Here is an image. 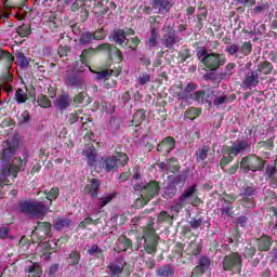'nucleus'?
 Wrapping results in <instances>:
<instances>
[{
    "mask_svg": "<svg viewBox=\"0 0 277 277\" xmlns=\"http://www.w3.org/2000/svg\"><path fill=\"white\" fill-rule=\"evenodd\" d=\"M226 64V58L222 54L211 53L209 54L203 62L206 68L209 70H217L220 66H224Z\"/></svg>",
    "mask_w": 277,
    "mask_h": 277,
    "instance_id": "obj_6",
    "label": "nucleus"
},
{
    "mask_svg": "<svg viewBox=\"0 0 277 277\" xmlns=\"http://www.w3.org/2000/svg\"><path fill=\"white\" fill-rule=\"evenodd\" d=\"M169 170L170 172H179L181 170V167L179 166V160L176 158H171L169 161Z\"/></svg>",
    "mask_w": 277,
    "mask_h": 277,
    "instance_id": "obj_41",
    "label": "nucleus"
},
{
    "mask_svg": "<svg viewBox=\"0 0 277 277\" xmlns=\"http://www.w3.org/2000/svg\"><path fill=\"white\" fill-rule=\"evenodd\" d=\"M95 40H103L105 38V30L101 29L93 34Z\"/></svg>",
    "mask_w": 277,
    "mask_h": 277,
    "instance_id": "obj_64",
    "label": "nucleus"
},
{
    "mask_svg": "<svg viewBox=\"0 0 277 277\" xmlns=\"http://www.w3.org/2000/svg\"><path fill=\"white\" fill-rule=\"evenodd\" d=\"M198 200L196 195V185L188 187L179 198V202L172 207L174 211H181L186 205H194Z\"/></svg>",
    "mask_w": 277,
    "mask_h": 277,
    "instance_id": "obj_4",
    "label": "nucleus"
},
{
    "mask_svg": "<svg viewBox=\"0 0 277 277\" xmlns=\"http://www.w3.org/2000/svg\"><path fill=\"white\" fill-rule=\"evenodd\" d=\"M250 145L248 144V141H236L232 147L227 148V155H233V157H237L239 153H242V150H247Z\"/></svg>",
    "mask_w": 277,
    "mask_h": 277,
    "instance_id": "obj_8",
    "label": "nucleus"
},
{
    "mask_svg": "<svg viewBox=\"0 0 277 277\" xmlns=\"http://www.w3.org/2000/svg\"><path fill=\"white\" fill-rule=\"evenodd\" d=\"M144 248L148 254L157 252V238L155 236L145 238Z\"/></svg>",
    "mask_w": 277,
    "mask_h": 277,
    "instance_id": "obj_20",
    "label": "nucleus"
},
{
    "mask_svg": "<svg viewBox=\"0 0 277 277\" xmlns=\"http://www.w3.org/2000/svg\"><path fill=\"white\" fill-rule=\"evenodd\" d=\"M227 53H229V55H235L237 53H239V45L237 44H230L226 48Z\"/></svg>",
    "mask_w": 277,
    "mask_h": 277,
    "instance_id": "obj_56",
    "label": "nucleus"
},
{
    "mask_svg": "<svg viewBox=\"0 0 277 277\" xmlns=\"http://www.w3.org/2000/svg\"><path fill=\"white\" fill-rule=\"evenodd\" d=\"M240 51L242 55H250V53H252V43L250 42L242 43Z\"/></svg>",
    "mask_w": 277,
    "mask_h": 277,
    "instance_id": "obj_47",
    "label": "nucleus"
},
{
    "mask_svg": "<svg viewBox=\"0 0 277 277\" xmlns=\"http://www.w3.org/2000/svg\"><path fill=\"white\" fill-rule=\"evenodd\" d=\"M114 200V195H106L102 198H100V208L103 209V207H106V205H109V202Z\"/></svg>",
    "mask_w": 277,
    "mask_h": 277,
    "instance_id": "obj_45",
    "label": "nucleus"
},
{
    "mask_svg": "<svg viewBox=\"0 0 277 277\" xmlns=\"http://www.w3.org/2000/svg\"><path fill=\"white\" fill-rule=\"evenodd\" d=\"M54 226L56 230H62V228H68L72 226V221H70L69 219L60 217L56 219Z\"/></svg>",
    "mask_w": 277,
    "mask_h": 277,
    "instance_id": "obj_25",
    "label": "nucleus"
},
{
    "mask_svg": "<svg viewBox=\"0 0 277 277\" xmlns=\"http://www.w3.org/2000/svg\"><path fill=\"white\" fill-rule=\"evenodd\" d=\"M190 96L194 101H197V103H205V93L202 91H197L190 94Z\"/></svg>",
    "mask_w": 277,
    "mask_h": 277,
    "instance_id": "obj_48",
    "label": "nucleus"
},
{
    "mask_svg": "<svg viewBox=\"0 0 277 277\" xmlns=\"http://www.w3.org/2000/svg\"><path fill=\"white\" fill-rule=\"evenodd\" d=\"M71 103L70 96L68 95H61L56 100V107L60 109H66Z\"/></svg>",
    "mask_w": 277,
    "mask_h": 277,
    "instance_id": "obj_26",
    "label": "nucleus"
},
{
    "mask_svg": "<svg viewBox=\"0 0 277 277\" xmlns=\"http://www.w3.org/2000/svg\"><path fill=\"white\" fill-rule=\"evenodd\" d=\"M174 272L171 266H162L158 269V276H172Z\"/></svg>",
    "mask_w": 277,
    "mask_h": 277,
    "instance_id": "obj_42",
    "label": "nucleus"
},
{
    "mask_svg": "<svg viewBox=\"0 0 277 277\" xmlns=\"http://www.w3.org/2000/svg\"><path fill=\"white\" fill-rule=\"evenodd\" d=\"M273 69L274 67L272 66V63L264 62L259 65L258 72H262L263 75H269Z\"/></svg>",
    "mask_w": 277,
    "mask_h": 277,
    "instance_id": "obj_29",
    "label": "nucleus"
},
{
    "mask_svg": "<svg viewBox=\"0 0 277 277\" xmlns=\"http://www.w3.org/2000/svg\"><path fill=\"white\" fill-rule=\"evenodd\" d=\"M37 103L38 105H40V107H43V108L51 107V100H49L47 95H39Z\"/></svg>",
    "mask_w": 277,
    "mask_h": 277,
    "instance_id": "obj_36",
    "label": "nucleus"
},
{
    "mask_svg": "<svg viewBox=\"0 0 277 277\" xmlns=\"http://www.w3.org/2000/svg\"><path fill=\"white\" fill-rule=\"evenodd\" d=\"M53 246H57L55 241L43 242L39 246V250H47L48 254H51V250H53Z\"/></svg>",
    "mask_w": 277,
    "mask_h": 277,
    "instance_id": "obj_44",
    "label": "nucleus"
},
{
    "mask_svg": "<svg viewBox=\"0 0 277 277\" xmlns=\"http://www.w3.org/2000/svg\"><path fill=\"white\" fill-rule=\"evenodd\" d=\"M119 72L118 71H114V70H102L100 72L96 74V79L98 81L103 80V79H109V77H118Z\"/></svg>",
    "mask_w": 277,
    "mask_h": 277,
    "instance_id": "obj_27",
    "label": "nucleus"
},
{
    "mask_svg": "<svg viewBox=\"0 0 277 277\" xmlns=\"http://www.w3.org/2000/svg\"><path fill=\"white\" fill-rule=\"evenodd\" d=\"M197 56H198V60H200V62L205 64V60L209 57V53L207 52V50H199L197 53Z\"/></svg>",
    "mask_w": 277,
    "mask_h": 277,
    "instance_id": "obj_57",
    "label": "nucleus"
},
{
    "mask_svg": "<svg viewBox=\"0 0 277 277\" xmlns=\"http://www.w3.org/2000/svg\"><path fill=\"white\" fill-rule=\"evenodd\" d=\"M19 211L30 217H42L47 215L49 207L44 206L42 202L23 201L19 203Z\"/></svg>",
    "mask_w": 277,
    "mask_h": 277,
    "instance_id": "obj_2",
    "label": "nucleus"
},
{
    "mask_svg": "<svg viewBox=\"0 0 277 277\" xmlns=\"http://www.w3.org/2000/svg\"><path fill=\"white\" fill-rule=\"evenodd\" d=\"M153 8L158 10L159 14H168L172 4L168 0H153Z\"/></svg>",
    "mask_w": 277,
    "mask_h": 277,
    "instance_id": "obj_13",
    "label": "nucleus"
},
{
    "mask_svg": "<svg viewBox=\"0 0 277 277\" xmlns=\"http://www.w3.org/2000/svg\"><path fill=\"white\" fill-rule=\"evenodd\" d=\"M146 118V113L144 110H137L134 116L133 120L134 122H144V119Z\"/></svg>",
    "mask_w": 277,
    "mask_h": 277,
    "instance_id": "obj_46",
    "label": "nucleus"
},
{
    "mask_svg": "<svg viewBox=\"0 0 277 277\" xmlns=\"http://www.w3.org/2000/svg\"><path fill=\"white\" fill-rule=\"evenodd\" d=\"M197 88H198V85H196L195 83H188L184 90L185 96H187L188 94H194L192 92H195V90H197Z\"/></svg>",
    "mask_w": 277,
    "mask_h": 277,
    "instance_id": "obj_54",
    "label": "nucleus"
},
{
    "mask_svg": "<svg viewBox=\"0 0 277 277\" xmlns=\"http://www.w3.org/2000/svg\"><path fill=\"white\" fill-rule=\"evenodd\" d=\"M17 34L21 38H27V36L31 34V30L29 29V26L24 24L17 28Z\"/></svg>",
    "mask_w": 277,
    "mask_h": 277,
    "instance_id": "obj_37",
    "label": "nucleus"
},
{
    "mask_svg": "<svg viewBox=\"0 0 277 277\" xmlns=\"http://www.w3.org/2000/svg\"><path fill=\"white\" fill-rule=\"evenodd\" d=\"M82 155L87 157L89 166H92L96 161V148L94 146L89 145L83 151Z\"/></svg>",
    "mask_w": 277,
    "mask_h": 277,
    "instance_id": "obj_19",
    "label": "nucleus"
},
{
    "mask_svg": "<svg viewBox=\"0 0 277 277\" xmlns=\"http://www.w3.org/2000/svg\"><path fill=\"white\" fill-rule=\"evenodd\" d=\"M45 194L47 200H50V207L53 205V200H57V197L60 196V188L53 187L48 194Z\"/></svg>",
    "mask_w": 277,
    "mask_h": 277,
    "instance_id": "obj_30",
    "label": "nucleus"
},
{
    "mask_svg": "<svg viewBox=\"0 0 277 277\" xmlns=\"http://www.w3.org/2000/svg\"><path fill=\"white\" fill-rule=\"evenodd\" d=\"M205 272H207V271H203L200 266L197 265L194 268L193 274H192L190 277H200V276H202V274H205Z\"/></svg>",
    "mask_w": 277,
    "mask_h": 277,
    "instance_id": "obj_59",
    "label": "nucleus"
},
{
    "mask_svg": "<svg viewBox=\"0 0 277 277\" xmlns=\"http://www.w3.org/2000/svg\"><path fill=\"white\" fill-rule=\"evenodd\" d=\"M31 120V117L29 116V111L24 110L19 116H18V124H27Z\"/></svg>",
    "mask_w": 277,
    "mask_h": 277,
    "instance_id": "obj_39",
    "label": "nucleus"
},
{
    "mask_svg": "<svg viewBox=\"0 0 277 277\" xmlns=\"http://www.w3.org/2000/svg\"><path fill=\"white\" fill-rule=\"evenodd\" d=\"M174 146H176V141H174V137L168 136L158 145L157 150H159V153H163V150H166L170 154L174 150Z\"/></svg>",
    "mask_w": 277,
    "mask_h": 277,
    "instance_id": "obj_11",
    "label": "nucleus"
},
{
    "mask_svg": "<svg viewBox=\"0 0 277 277\" xmlns=\"http://www.w3.org/2000/svg\"><path fill=\"white\" fill-rule=\"evenodd\" d=\"M107 268L109 274H111V276H119V274H122V272H127V264L113 263Z\"/></svg>",
    "mask_w": 277,
    "mask_h": 277,
    "instance_id": "obj_17",
    "label": "nucleus"
},
{
    "mask_svg": "<svg viewBox=\"0 0 277 277\" xmlns=\"http://www.w3.org/2000/svg\"><path fill=\"white\" fill-rule=\"evenodd\" d=\"M23 163H27V158H14L9 167L2 166L0 172V187H5V185H12V183H14V179L18 176Z\"/></svg>",
    "mask_w": 277,
    "mask_h": 277,
    "instance_id": "obj_1",
    "label": "nucleus"
},
{
    "mask_svg": "<svg viewBox=\"0 0 277 277\" xmlns=\"http://www.w3.org/2000/svg\"><path fill=\"white\" fill-rule=\"evenodd\" d=\"M267 10V5L265 3H262L260 5L254 6L253 12L255 14H261V12H265Z\"/></svg>",
    "mask_w": 277,
    "mask_h": 277,
    "instance_id": "obj_63",
    "label": "nucleus"
},
{
    "mask_svg": "<svg viewBox=\"0 0 277 277\" xmlns=\"http://www.w3.org/2000/svg\"><path fill=\"white\" fill-rule=\"evenodd\" d=\"M92 40H95L94 34H92V32H84L80 38L81 44H90V42H92Z\"/></svg>",
    "mask_w": 277,
    "mask_h": 277,
    "instance_id": "obj_38",
    "label": "nucleus"
},
{
    "mask_svg": "<svg viewBox=\"0 0 277 277\" xmlns=\"http://www.w3.org/2000/svg\"><path fill=\"white\" fill-rule=\"evenodd\" d=\"M113 38L116 44H119L120 47L127 44V34L122 29L115 30Z\"/></svg>",
    "mask_w": 277,
    "mask_h": 277,
    "instance_id": "obj_23",
    "label": "nucleus"
},
{
    "mask_svg": "<svg viewBox=\"0 0 277 277\" xmlns=\"http://www.w3.org/2000/svg\"><path fill=\"white\" fill-rule=\"evenodd\" d=\"M35 230V233L41 235V239H44V237H49V234L51 233V223H38Z\"/></svg>",
    "mask_w": 277,
    "mask_h": 277,
    "instance_id": "obj_16",
    "label": "nucleus"
},
{
    "mask_svg": "<svg viewBox=\"0 0 277 277\" xmlns=\"http://www.w3.org/2000/svg\"><path fill=\"white\" fill-rule=\"evenodd\" d=\"M159 39V34H157V30L151 29L150 38L146 41V47L149 49H153L157 44V40Z\"/></svg>",
    "mask_w": 277,
    "mask_h": 277,
    "instance_id": "obj_32",
    "label": "nucleus"
},
{
    "mask_svg": "<svg viewBox=\"0 0 277 277\" xmlns=\"http://www.w3.org/2000/svg\"><path fill=\"white\" fill-rule=\"evenodd\" d=\"M0 239H12V236H10V228H0Z\"/></svg>",
    "mask_w": 277,
    "mask_h": 277,
    "instance_id": "obj_52",
    "label": "nucleus"
},
{
    "mask_svg": "<svg viewBox=\"0 0 277 277\" xmlns=\"http://www.w3.org/2000/svg\"><path fill=\"white\" fill-rule=\"evenodd\" d=\"M57 51H58L60 57H66V55L70 53V48H68V45H63V47H60Z\"/></svg>",
    "mask_w": 277,
    "mask_h": 277,
    "instance_id": "obj_53",
    "label": "nucleus"
},
{
    "mask_svg": "<svg viewBox=\"0 0 277 277\" xmlns=\"http://www.w3.org/2000/svg\"><path fill=\"white\" fill-rule=\"evenodd\" d=\"M83 5H84L83 0H76V1L72 3V5H71V10H72L74 12H77V10H79V8H83Z\"/></svg>",
    "mask_w": 277,
    "mask_h": 277,
    "instance_id": "obj_62",
    "label": "nucleus"
},
{
    "mask_svg": "<svg viewBox=\"0 0 277 277\" xmlns=\"http://www.w3.org/2000/svg\"><path fill=\"white\" fill-rule=\"evenodd\" d=\"M16 103H25L27 101V93L23 89H17L15 92Z\"/></svg>",
    "mask_w": 277,
    "mask_h": 277,
    "instance_id": "obj_34",
    "label": "nucleus"
},
{
    "mask_svg": "<svg viewBox=\"0 0 277 277\" xmlns=\"http://www.w3.org/2000/svg\"><path fill=\"white\" fill-rule=\"evenodd\" d=\"M143 194H146L147 200L145 201V205L150 200V198H154V196H157L159 194V184L157 182H150L142 189Z\"/></svg>",
    "mask_w": 277,
    "mask_h": 277,
    "instance_id": "obj_12",
    "label": "nucleus"
},
{
    "mask_svg": "<svg viewBox=\"0 0 277 277\" xmlns=\"http://www.w3.org/2000/svg\"><path fill=\"white\" fill-rule=\"evenodd\" d=\"M201 111L199 108H189L188 110H186L185 113V118L187 120H196V118H198V116H200Z\"/></svg>",
    "mask_w": 277,
    "mask_h": 277,
    "instance_id": "obj_31",
    "label": "nucleus"
},
{
    "mask_svg": "<svg viewBox=\"0 0 277 277\" xmlns=\"http://www.w3.org/2000/svg\"><path fill=\"white\" fill-rule=\"evenodd\" d=\"M0 63L3 64L5 70H10L12 66L14 65V56L5 50L1 48L0 44Z\"/></svg>",
    "mask_w": 277,
    "mask_h": 277,
    "instance_id": "obj_10",
    "label": "nucleus"
},
{
    "mask_svg": "<svg viewBox=\"0 0 277 277\" xmlns=\"http://www.w3.org/2000/svg\"><path fill=\"white\" fill-rule=\"evenodd\" d=\"M176 42H179V39H176L174 35H167L163 37V44L167 49H172Z\"/></svg>",
    "mask_w": 277,
    "mask_h": 277,
    "instance_id": "obj_28",
    "label": "nucleus"
},
{
    "mask_svg": "<svg viewBox=\"0 0 277 277\" xmlns=\"http://www.w3.org/2000/svg\"><path fill=\"white\" fill-rule=\"evenodd\" d=\"M265 168V160L256 157V156H248L242 158L240 162V170L248 174V171L256 172L259 170H263Z\"/></svg>",
    "mask_w": 277,
    "mask_h": 277,
    "instance_id": "obj_3",
    "label": "nucleus"
},
{
    "mask_svg": "<svg viewBox=\"0 0 277 277\" xmlns=\"http://www.w3.org/2000/svg\"><path fill=\"white\" fill-rule=\"evenodd\" d=\"M150 81V74H146V72H143L141 76H138L137 78V83L140 85H146V83H149Z\"/></svg>",
    "mask_w": 277,
    "mask_h": 277,
    "instance_id": "obj_43",
    "label": "nucleus"
},
{
    "mask_svg": "<svg viewBox=\"0 0 277 277\" xmlns=\"http://www.w3.org/2000/svg\"><path fill=\"white\" fill-rule=\"evenodd\" d=\"M242 85L249 90L256 88V85H259V71H249L246 75Z\"/></svg>",
    "mask_w": 277,
    "mask_h": 277,
    "instance_id": "obj_9",
    "label": "nucleus"
},
{
    "mask_svg": "<svg viewBox=\"0 0 277 277\" xmlns=\"http://www.w3.org/2000/svg\"><path fill=\"white\" fill-rule=\"evenodd\" d=\"M65 83L68 88H83V79L76 76L67 77Z\"/></svg>",
    "mask_w": 277,
    "mask_h": 277,
    "instance_id": "obj_22",
    "label": "nucleus"
},
{
    "mask_svg": "<svg viewBox=\"0 0 277 277\" xmlns=\"http://www.w3.org/2000/svg\"><path fill=\"white\" fill-rule=\"evenodd\" d=\"M131 248V240L124 236H120L117 242V252H124Z\"/></svg>",
    "mask_w": 277,
    "mask_h": 277,
    "instance_id": "obj_24",
    "label": "nucleus"
},
{
    "mask_svg": "<svg viewBox=\"0 0 277 277\" xmlns=\"http://www.w3.org/2000/svg\"><path fill=\"white\" fill-rule=\"evenodd\" d=\"M16 60L19 63L21 68H27L29 66V60L25 57L23 52L15 53Z\"/></svg>",
    "mask_w": 277,
    "mask_h": 277,
    "instance_id": "obj_33",
    "label": "nucleus"
},
{
    "mask_svg": "<svg viewBox=\"0 0 277 277\" xmlns=\"http://www.w3.org/2000/svg\"><path fill=\"white\" fill-rule=\"evenodd\" d=\"M233 159H234L233 155H228V157H223L221 159V168H226V166L228 163H230V161H233Z\"/></svg>",
    "mask_w": 277,
    "mask_h": 277,
    "instance_id": "obj_60",
    "label": "nucleus"
},
{
    "mask_svg": "<svg viewBox=\"0 0 277 277\" xmlns=\"http://www.w3.org/2000/svg\"><path fill=\"white\" fill-rule=\"evenodd\" d=\"M90 224H96V223L94 222V220H92V217L88 216L85 220L80 222L79 228H85V226H88Z\"/></svg>",
    "mask_w": 277,
    "mask_h": 277,
    "instance_id": "obj_58",
    "label": "nucleus"
},
{
    "mask_svg": "<svg viewBox=\"0 0 277 277\" xmlns=\"http://www.w3.org/2000/svg\"><path fill=\"white\" fill-rule=\"evenodd\" d=\"M15 153L16 148L12 144L5 143L2 151V161H8L9 159H12Z\"/></svg>",
    "mask_w": 277,
    "mask_h": 277,
    "instance_id": "obj_21",
    "label": "nucleus"
},
{
    "mask_svg": "<svg viewBox=\"0 0 277 277\" xmlns=\"http://www.w3.org/2000/svg\"><path fill=\"white\" fill-rule=\"evenodd\" d=\"M208 153H209L208 147H203L202 149H199V151L197 154L198 161H205V159H207Z\"/></svg>",
    "mask_w": 277,
    "mask_h": 277,
    "instance_id": "obj_50",
    "label": "nucleus"
},
{
    "mask_svg": "<svg viewBox=\"0 0 277 277\" xmlns=\"http://www.w3.org/2000/svg\"><path fill=\"white\" fill-rule=\"evenodd\" d=\"M79 261H81V254H79L77 251H71L69 254V264L79 265Z\"/></svg>",
    "mask_w": 277,
    "mask_h": 277,
    "instance_id": "obj_35",
    "label": "nucleus"
},
{
    "mask_svg": "<svg viewBox=\"0 0 277 277\" xmlns=\"http://www.w3.org/2000/svg\"><path fill=\"white\" fill-rule=\"evenodd\" d=\"M189 225L192 226V228H200V226H202V220L193 219L192 221H189Z\"/></svg>",
    "mask_w": 277,
    "mask_h": 277,
    "instance_id": "obj_61",
    "label": "nucleus"
},
{
    "mask_svg": "<svg viewBox=\"0 0 277 277\" xmlns=\"http://www.w3.org/2000/svg\"><path fill=\"white\" fill-rule=\"evenodd\" d=\"M258 248L261 252H268L272 248V238L268 236H262L258 239Z\"/></svg>",
    "mask_w": 277,
    "mask_h": 277,
    "instance_id": "obj_18",
    "label": "nucleus"
},
{
    "mask_svg": "<svg viewBox=\"0 0 277 277\" xmlns=\"http://www.w3.org/2000/svg\"><path fill=\"white\" fill-rule=\"evenodd\" d=\"M198 266H200V268L203 272H207V269H209V267H211V260H209V258H201V259H199Z\"/></svg>",
    "mask_w": 277,
    "mask_h": 277,
    "instance_id": "obj_40",
    "label": "nucleus"
},
{
    "mask_svg": "<svg viewBox=\"0 0 277 277\" xmlns=\"http://www.w3.org/2000/svg\"><path fill=\"white\" fill-rule=\"evenodd\" d=\"M226 101H228V97L226 95H221V96H217L215 100H214V105L216 107H220V105H224V103H226Z\"/></svg>",
    "mask_w": 277,
    "mask_h": 277,
    "instance_id": "obj_55",
    "label": "nucleus"
},
{
    "mask_svg": "<svg viewBox=\"0 0 277 277\" xmlns=\"http://www.w3.org/2000/svg\"><path fill=\"white\" fill-rule=\"evenodd\" d=\"M254 254H256V249L252 246L246 247L245 249V256L247 259H252V256H254Z\"/></svg>",
    "mask_w": 277,
    "mask_h": 277,
    "instance_id": "obj_51",
    "label": "nucleus"
},
{
    "mask_svg": "<svg viewBox=\"0 0 277 277\" xmlns=\"http://www.w3.org/2000/svg\"><path fill=\"white\" fill-rule=\"evenodd\" d=\"M101 166L105 172H114V170H118V157L116 155L106 156L102 158Z\"/></svg>",
    "mask_w": 277,
    "mask_h": 277,
    "instance_id": "obj_7",
    "label": "nucleus"
},
{
    "mask_svg": "<svg viewBox=\"0 0 277 277\" xmlns=\"http://www.w3.org/2000/svg\"><path fill=\"white\" fill-rule=\"evenodd\" d=\"M100 186L101 184L97 182V180L93 179L89 184H87L84 192H87V194H91L92 198H96V196H98Z\"/></svg>",
    "mask_w": 277,
    "mask_h": 277,
    "instance_id": "obj_14",
    "label": "nucleus"
},
{
    "mask_svg": "<svg viewBox=\"0 0 277 277\" xmlns=\"http://www.w3.org/2000/svg\"><path fill=\"white\" fill-rule=\"evenodd\" d=\"M116 157H117V162L120 161L122 166H127V163H129V156H127V154L117 153Z\"/></svg>",
    "mask_w": 277,
    "mask_h": 277,
    "instance_id": "obj_49",
    "label": "nucleus"
},
{
    "mask_svg": "<svg viewBox=\"0 0 277 277\" xmlns=\"http://www.w3.org/2000/svg\"><path fill=\"white\" fill-rule=\"evenodd\" d=\"M241 263L242 260L239 253H230L223 259V269L225 272H233L236 267L238 272H241Z\"/></svg>",
    "mask_w": 277,
    "mask_h": 277,
    "instance_id": "obj_5",
    "label": "nucleus"
},
{
    "mask_svg": "<svg viewBox=\"0 0 277 277\" xmlns=\"http://www.w3.org/2000/svg\"><path fill=\"white\" fill-rule=\"evenodd\" d=\"M25 274H28L29 277H40L42 276V268L36 263H31L25 267Z\"/></svg>",
    "mask_w": 277,
    "mask_h": 277,
    "instance_id": "obj_15",
    "label": "nucleus"
}]
</instances>
